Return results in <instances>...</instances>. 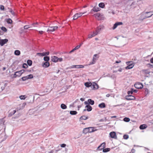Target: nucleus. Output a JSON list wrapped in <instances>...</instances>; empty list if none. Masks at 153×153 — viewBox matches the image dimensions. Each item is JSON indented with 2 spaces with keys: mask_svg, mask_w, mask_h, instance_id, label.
Here are the masks:
<instances>
[{
  "mask_svg": "<svg viewBox=\"0 0 153 153\" xmlns=\"http://www.w3.org/2000/svg\"><path fill=\"white\" fill-rule=\"evenodd\" d=\"M24 70H22L20 71L16 72V73L18 74V75L19 74V76H21L22 74L24 73Z\"/></svg>",
  "mask_w": 153,
  "mask_h": 153,
  "instance_id": "5701e85b",
  "label": "nucleus"
},
{
  "mask_svg": "<svg viewBox=\"0 0 153 153\" xmlns=\"http://www.w3.org/2000/svg\"><path fill=\"white\" fill-rule=\"evenodd\" d=\"M22 81H25V80H26L28 79V78L27 77V76H25L23 77L22 78Z\"/></svg>",
  "mask_w": 153,
  "mask_h": 153,
  "instance_id": "c03bdc74",
  "label": "nucleus"
},
{
  "mask_svg": "<svg viewBox=\"0 0 153 153\" xmlns=\"http://www.w3.org/2000/svg\"><path fill=\"white\" fill-rule=\"evenodd\" d=\"M65 58L66 59H71V57L69 55H67L64 56Z\"/></svg>",
  "mask_w": 153,
  "mask_h": 153,
  "instance_id": "ea45409f",
  "label": "nucleus"
},
{
  "mask_svg": "<svg viewBox=\"0 0 153 153\" xmlns=\"http://www.w3.org/2000/svg\"><path fill=\"white\" fill-rule=\"evenodd\" d=\"M28 79H30L33 78V75L32 74H30L27 76Z\"/></svg>",
  "mask_w": 153,
  "mask_h": 153,
  "instance_id": "de8ad7c7",
  "label": "nucleus"
},
{
  "mask_svg": "<svg viewBox=\"0 0 153 153\" xmlns=\"http://www.w3.org/2000/svg\"><path fill=\"white\" fill-rule=\"evenodd\" d=\"M94 128L93 127H90L88 128L89 132L91 133L96 131V130H94Z\"/></svg>",
  "mask_w": 153,
  "mask_h": 153,
  "instance_id": "f3484780",
  "label": "nucleus"
},
{
  "mask_svg": "<svg viewBox=\"0 0 153 153\" xmlns=\"http://www.w3.org/2000/svg\"><path fill=\"white\" fill-rule=\"evenodd\" d=\"M38 22H36L35 23H33V24H32V26H33V27H37V26H34V25H38Z\"/></svg>",
  "mask_w": 153,
  "mask_h": 153,
  "instance_id": "bf43d9fd",
  "label": "nucleus"
},
{
  "mask_svg": "<svg viewBox=\"0 0 153 153\" xmlns=\"http://www.w3.org/2000/svg\"><path fill=\"white\" fill-rule=\"evenodd\" d=\"M95 62H95L94 61H93L92 60V61L91 62H90L89 65H92V64H94L95 63Z\"/></svg>",
  "mask_w": 153,
  "mask_h": 153,
  "instance_id": "4d7b16f0",
  "label": "nucleus"
},
{
  "mask_svg": "<svg viewBox=\"0 0 153 153\" xmlns=\"http://www.w3.org/2000/svg\"><path fill=\"white\" fill-rule=\"evenodd\" d=\"M83 132L85 134H86L88 133H89L88 128H84L83 131Z\"/></svg>",
  "mask_w": 153,
  "mask_h": 153,
  "instance_id": "a878e982",
  "label": "nucleus"
},
{
  "mask_svg": "<svg viewBox=\"0 0 153 153\" xmlns=\"http://www.w3.org/2000/svg\"><path fill=\"white\" fill-rule=\"evenodd\" d=\"M80 48V46H77L75 47L74 49L71 50L70 52L69 53H71L74 52L75 50H77Z\"/></svg>",
  "mask_w": 153,
  "mask_h": 153,
  "instance_id": "bb28decb",
  "label": "nucleus"
},
{
  "mask_svg": "<svg viewBox=\"0 0 153 153\" xmlns=\"http://www.w3.org/2000/svg\"><path fill=\"white\" fill-rule=\"evenodd\" d=\"M98 106L100 108H103L105 107V103L102 102L98 105Z\"/></svg>",
  "mask_w": 153,
  "mask_h": 153,
  "instance_id": "aec40b11",
  "label": "nucleus"
},
{
  "mask_svg": "<svg viewBox=\"0 0 153 153\" xmlns=\"http://www.w3.org/2000/svg\"><path fill=\"white\" fill-rule=\"evenodd\" d=\"M146 13L147 15L146 16V18H148L150 17L153 15L152 12H146Z\"/></svg>",
  "mask_w": 153,
  "mask_h": 153,
  "instance_id": "4468645a",
  "label": "nucleus"
},
{
  "mask_svg": "<svg viewBox=\"0 0 153 153\" xmlns=\"http://www.w3.org/2000/svg\"><path fill=\"white\" fill-rule=\"evenodd\" d=\"M53 27H49L47 30V31L48 32H53Z\"/></svg>",
  "mask_w": 153,
  "mask_h": 153,
  "instance_id": "393cba45",
  "label": "nucleus"
},
{
  "mask_svg": "<svg viewBox=\"0 0 153 153\" xmlns=\"http://www.w3.org/2000/svg\"><path fill=\"white\" fill-rule=\"evenodd\" d=\"M104 28V26L103 25H100L98 26L96 29L95 33L97 35L98 34L100 33L101 31Z\"/></svg>",
  "mask_w": 153,
  "mask_h": 153,
  "instance_id": "f257e3e1",
  "label": "nucleus"
},
{
  "mask_svg": "<svg viewBox=\"0 0 153 153\" xmlns=\"http://www.w3.org/2000/svg\"><path fill=\"white\" fill-rule=\"evenodd\" d=\"M66 146V144H62L60 146L62 147H65Z\"/></svg>",
  "mask_w": 153,
  "mask_h": 153,
  "instance_id": "052dcab7",
  "label": "nucleus"
},
{
  "mask_svg": "<svg viewBox=\"0 0 153 153\" xmlns=\"http://www.w3.org/2000/svg\"><path fill=\"white\" fill-rule=\"evenodd\" d=\"M96 35H97L95 33V31H93L91 32V33L88 34V38L89 39H91Z\"/></svg>",
  "mask_w": 153,
  "mask_h": 153,
  "instance_id": "f8f14e48",
  "label": "nucleus"
},
{
  "mask_svg": "<svg viewBox=\"0 0 153 153\" xmlns=\"http://www.w3.org/2000/svg\"><path fill=\"white\" fill-rule=\"evenodd\" d=\"M36 54L37 55H38L39 56H42L43 55H42V53H37Z\"/></svg>",
  "mask_w": 153,
  "mask_h": 153,
  "instance_id": "6e6d98bb",
  "label": "nucleus"
},
{
  "mask_svg": "<svg viewBox=\"0 0 153 153\" xmlns=\"http://www.w3.org/2000/svg\"><path fill=\"white\" fill-rule=\"evenodd\" d=\"M126 64L128 65L126 67V69H129L132 68L134 65V62L132 61H129L126 62Z\"/></svg>",
  "mask_w": 153,
  "mask_h": 153,
  "instance_id": "f03ea898",
  "label": "nucleus"
},
{
  "mask_svg": "<svg viewBox=\"0 0 153 153\" xmlns=\"http://www.w3.org/2000/svg\"><path fill=\"white\" fill-rule=\"evenodd\" d=\"M132 91H133V88H131V89L130 91H128V92H127L128 94V95H129V94H132L133 93Z\"/></svg>",
  "mask_w": 153,
  "mask_h": 153,
  "instance_id": "a19ab883",
  "label": "nucleus"
},
{
  "mask_svg": "<svg viewBox=\"0 0 153 153\" xmlns=\"http://www.w3.org/2000/svg\"><path fill=\"white\" fill-rule=\"evenodd\" d=\"M95 16V18L98 20H99L100 19L99 18L100 17V14L99 13H98L96 14H94Z\"/></svg>",
  "mask_w": 153,
  "mask_h": 153,
  "instance_id": "473e14b6",
  "label": "nucleus"
},
{
  "mask_svg": "<svg viewBox=\"0 0 153 153\" xmlns=\"http://www.w3.org/2000/svg\"><path fill=\"white\" fill-rule=\"evenodd\" d=\"M61 108L63 109H65L67 108V106L64 104H62L61 105Z\"/></svg>",
  "mask_w": 153,
  "mask_h": 153,
  "instance_id": "7c9ffc66",
  "label": "nucleus"
},
{
  "mask_svg": "<svg viewBox=\"0 0 153 153\" xmlns=\"http://www.w3.org/2000/svg\"><path fill=\"white\" fill-rule=\"evenodd\" d=\"M84 66L83 65H72L71 66L68 68H67L66 69H68V68H83Z\"/></svg>",
  "mask_w": 153,
  "mask_h": 153,
  "instance_id": "20e7f679",
  "label": "nucleus"
},
{
  "mask_svg": "<svg viewBox=\"0 0 153 153\" xmlns=\"http://www.w3.org/2000/svg\"><path fill=\"white\" fill-rule=\"evenodd\" d=\"M49 54V51L47 52H46L44 53V54H45L46 56L48 55Z\"/></svg>",
  "mask_w": 153,
  "mask_h": 153,
  "instance_id": "e2e57ef3",
  "label": "nucleus"
},
{
  "mask_svg": "<svg viewBox=\"0 0 153 153\" xmlns=\"http://www.w3.org/2000/svg\"><path fill=\"white\" fill-rule=\"evenodd\" d=\"M1 29L3 30V31H4V32H6L7 31V29L6 28L4 27H1Z\"/></svg>",
  "mask_w": 153,
  "mask_h": 153,
  "instance_id": "603ef678",
  "label": "nucleus"
},
{
  "mask_svg": "<svg viewBox=\"0 0 153 153\" xmlns=\"http://www.w3.org/2000/svg\"><path fill=\"white\" fill-rule=\"evenodd\" d=\"M63 60V59L62 58H59V60L58 61L59 62H61Z\"/></svg>",
  "mask_w": 153,
  "mask_h": 153,
  "instance_id": "0e129e2a",
  "label": "nucleus"
},
{
  "mask_svg": "<svg viewBox=\"0 0 153 153\" xmlns=\"http://www.w3.org/2000/svg\"><path fill=\"white\" fill-rule=\"evenodd\" d=\"M7 9L9 10V12L11 13L12 15H14V12L13 11L12 9L10 8L9 7L7 8Z\"/></svg>",
  "mask_w": 153,
  "mask_h": 153,
  "instance_id": "58836bf2",
  "label": "nucleus"
},
{
  "mask_svg": "<svg viewBox=\"0 0 153 153\" xmlns=\"http://www.w3.org/2000/svg\"><path fill=\"white\" fill-rule=\"evenodd\" d=\"M133 92H134L135 93H136L137 92V90H134L133 88Z\"/></svg>",
  "mask_w": 153,
  "mask_h": 153,
  "instance_id": "69168bd1",
  "label": "nucleus"
},
{
  "mask_svg": "<svg viewBox=\"0 0 153 153\" xmlns=\"http://www.w3.org/2000/svg\"><path fill=\"white\" fill-rule=\"evenodd\" d=\"M53 27V31L57 30V29L58 28V27L57 26H55L54 27Z\"/></svg>",
  "mask_w": 153,
  "mask_h": 153,
  "instance_id": "5fc2aeb1",
  "label": "nucleus"
},
{
  "mask_svg": "<svg viewBox=\"0 0 153 153\" xmlns=\"http://www.w3.org/2000/svg\"><path fill=\"white\" fill-rule=\"evenodd\" d=\"M88 119V117L85 116V115H83L81 116L80 118V120H86Z\"/></svg>",
  "mask_w": 153,
  "mask_h": 153,
  "instance_id": "72a5a7b5",
  "label": "nucleus"
},
{
  "mask_svg": "<svg viewBox=\"0 0 153 153\" xmlns=\"http://www.w3.org/2000/svg\"><path fill=\"white\" fill-rule=\"evenodd\" d=\"M77 113V112L76 111H70V114L72 115H75Z\"/></svg>",
  "mask_w": 153,
  "mask_h": 153,
  "instance_id": "c9c22d12",
  "label": "nucleus"
},
{
  "mask_svg": "<svg viewBox=\"0 0 153 153\" xmlns=\"http://www.w3.org/2000/svg\"><path fill=\"white\" fill-rule=\"evenodd\" d=\"M19 98L21 100H24L26 97L25 95H21L19 97Z\"/></svg>",
  "mask_w": 153,
  "mask_h": 153,
  "instance_id": "49530a36",
  "label": "nucleus"
},
{
  "mask_svg": "<svg viewBox=\"0 0 153 153\" xmlns=\"http://www.w3.org/2000/svg\"><path fill=\"white\" fill-rule=\"evenodd\" d=\"M26 103H23L22 105H21V108H20V109H23L25 107V105H26Z\"/></svg>",
  "mask_w": 153,
  "mask_h": 153,
  "instance_id": "4c0bfd02",
  "label": "nucleus"
},
{
  "mask_svg": "<svg viewBox=\"0 0 153 153\" xmlns=\"http://www.w3.org/2000/svg\"><path fill=\"white\" fill-rule=\"evenodd\" d=\"M142 73L145 75L149 74L150 73V71L148 69L143 70L142 71Z\"/></svg>",
  "mask_w": 153,
  "mask_h": 153,
  "instance_id": "2eb2a0df",
  "label": "nucleus"
},
{
  "mask_svg": "<svg viewBox=\"0 0 153 153\" xmlns=\"http://www.w3.org/2000/svg\"><path fill=\"white\" fill-rule=\"evenodd\" d=\"M42 66L44 68H47L50 65V63L48 62H45L42 63Z\"/></svg>",
  "mask_w": 153,
  "mask_h": 153,
  "instance_id": "ddd939ff",
  "label": "nucleus"
},
{
  "mask_svg": "<svg viewBox=\"0 0 153 153\" xmlns=\"http://www.w3.org/2000/svg\"><path fill=\"white\" fill-rule=\"evenodd\" d=\"M51 60L54 62H56L58 61L59 58L56 56H53L51 57Z\"/></svg>",
  "mask_w": 153,
  "mask_h": 153,
  "instance_id": "6e6552de",
  "label": "nucleus"
},
{
  "mask_svg": "<svg viewBox=\"0 0 153 153\" xmlns=\"http://www.w3.org/2000/svg\"><path fill=\"white\" fill-rule=\"evenodd\" d=\"M117 24L118 26L119 25H122L123 24V23L122 22H117L116 23Z\"/></svg>",
  "mask_w": 153,
  "mask_h": 153,
  "instance_id": "680f3d73",
  "label": "nucleus"
},
{
  "mask_svg": "<svg viewBox=\"0 0 153 153\" xmlns=\"http://www.w3.org/2000/svg\"><path fill=\"white\" fill-rule=\"evenodd\" d=\"M126 99L128 100H133L135 99V97L131 95H128L126 96Z\"/></svg>",
  "mask_w": 153,
  "mask_h": 153,
  "instance_id": "0eeeda50",
  "label": "nucleus"
},
{
  "mask_svg": "<svg viewBox=\"0 0 153 153\" xmlns=\"http://www.w3.org/2000/svg\"><path fill=\"white\" fill-rule=\"evenodd\" d=\"M85 108H87L86 110L88 111H91L92 109V107L89 105H87Z\"/></svg>",
  "mask_w": 153,
  "mask_h": 153,
  "instance_id": "dca6fc26",
  "label": "nucleus"
},
{
  "mask_svg": "<svg viewBox=\"0 0 153 153\" xmlns=\"http://www.w3.org/2000/svg\"><path fill=\"white\" fill-rule=\"evenodd\" d=\"M135 87L137 89H141L143 87L142 84L140 82H137L134 84Z\"/></svg>",
  "mask_w": 153,
  "mask_h": 153,
  "instance_id": "39448f33",
  "label": "nucleus"
},
{
  "mask_svg": "<svg viewBox=\"0 0 153 153\" xmlns=\"http://www.w3.org/2000/svg\"><path fill=\"white\" fill-rule=\"evenodd\" d=\"M109 135L112 138L116 139L117 138L116 133L114 131L111 132L109 134Z\"/></svg>",
  "mask_w": 153,
  "mask_h": 153,
  "instance_id": "9d476101",
  "label": "nucleus"
},
{
  "mask_svg": "<svg viewBox=\"0 0 153 153\" xmlns=\"http://www.w3.org/2000/svg\"><path fill=\"white\" fill-rule=\"evenodd\" d=\"M108 76L109 77L113 79H114L116 78L114 74L111 75L109 74L108 76Z\"/></svg>",
  "mask_w": 153,
  "mask_h": 153,
  "instance_id": "79ce46f5",
  "label": "nucleus"
},
{
  "mask_svg": "<svg viewBox=\"0 0 153 153\" xmlns=\"http://www.w3.org/2000/svg\"><path fill=\"white\" fill-rule=\"evenodd\" d=\"M118 26V25H117V23H116L113 26V29H115V28H116V27H117V26Z\"/></svg>",
  "mask_w": 153,
  "mask_h": 153,
  "instance_id": "8fccbe9b",
  "label": "nucleus"
},
{
  "mask_svg": "<svg viewBox=\"0 0 153 153\" xmlns=\"http://www.w3.org/2000/svg\"><path fill=\"white\" fill-rule=\"evenodd\" d=\"M16 112V111L15 110H13L12 112H10L8 114V117H10L12 116L14 114H15Z\"/></svg>",
  "mask_w": 153,
  "mask_h": 153,
  "instance_id": "b1692460",
  "label": "nucleus"
},
{
  "mask_svg": "<svg viewBox=\"0 0 153 153\" xmlns=\"http://www.w3.org/2000/svg\"><path fill=\"white\" fill-rule=\"evenodd\" d=\"M100 10V8L98 7H94L92 9V10L94 12H97L98 11H99Z\"/></svg>",
  "mask_w": 153,
  "mask_h": 153,
  "instance_id": "4be33fe9",
  "label": "nucleus"
},
{
  "mask_svg": "<svg viewBox=\"0 0 153 153\" xmlns=\"http://www.w3.org/2000/svg\"><path fill=\"white\" fill-rule=\"evenodd\" d=\"M147 127V126L146 124H142L140 126V129H144Z\"/></svg>",
  "mask_w": 153,
  "mask_h": 153,
  "instance_id": "6ab92c4d",
  "label": "nucleus"
},
{
  "mask_svg": "<svg viewBox=\"0 0 153 153\" xmlns=\"http://www.w3.org/2000/svg\"><path fill=\"white\" fill-rule=\"evenodd\" d=\"M14 76H14V77H16V76H19V75L17 73H16V72H15V74H14Z\"/></svg>",
  "mask_w": 153,
  "mask_h": 153,
  "instance_id": "13d9d810",
  "label": "nucleus"
},
{
  "mask_svg": "<svg viewBox=\"0 0 153 153\" xmlns=\"http://www.w3.org/2000/svg\"><path fill=\"white\" fill-rule=\"evenodd\" d=\"M0 9L1 10H3L4 9V7L3 5H0Z\"/></svg>",
  "mask_w": 153,
  "mask_h": 153,
  "instance_id": "3c124183",
  "label": "nucleus"
},
{
  "mask_svg": "<svg viewBox=\"0 0 153 153\" xmlns=\"http://www.w3.org/2000/svg\"><path fill=\"white\" fill-rule=\"evenodd\" d=\"M44 60L46 62H48L50 59V58L49 56H45L44 57Z\"/></svg>",
  "mask_w": 153,
  "mask_h": 153,
  "instance_id": "2f4dec72",
  "label": "nucleus"
},
{
  "mask_svg": "<svg viewBox=\"0 0 153 153\" xmlns=\"http://www.w3.org/2000/svg\"><path fill=\"white\" fill-rule=\"evenodd\" d=\"M97 60V59H96V58L95 57H93V59L92 60L93 61H94L95 62H96V60Z\"/></svg>",
  "mask_w": 153,
  "mask_h": 153,
  "instance_id": "774afa93",
  "label": "nucleus"
},
{
  "mask_svg": "<svg viewBox=\"0 0 153 153\" xmlns=\"http://www.w3.org/2000/svg\"><path fill=\"white\" fill-rule=\"evenodd\" d=\"M105 143L103 142L101 143L97 148V149L99 150H101L104 149L105 147Z\"/></svg>",
  "mask_w": 153,
  "mask_h": 153,
  "instance_id": "423d86ee",
  "label": "nucleus"
},
{
  "mask_svg": "<svg viewBox=\"0 0 153 153\" xmlns=\"http://www.w3.org/2000/svg\"><path fill=\"white\" fill-rule=\"evenodd\" d=\"M105 4L101 2L99 4V6L100 7L104 8L105 7Z\"/></svg>",
  "mask_w": 153,
  "mask_h": 153,
  "instance_id": "cd10ccee",
  "label": "nucleus"
},
{
  "mask_svg": "<svg viewBox=\"0 0 153 153\" xmlns=\"http://www.w3.org/2000/svg\"><path fill=\"white\" fill-rule=\"evenodd\" d=\"M8 41L7 39H0V45L1 46H3L4 44L7 43Z\"/></svg>",
  "mask_w": 153,
  "mask_h": 153,
  "instance_id": "1a4fd4ad",
  "label": "nucleus"
},
{
  "mask_svg": "<svg viewBox=\"0 0 153 153\" xmlns=\"http://www.w3.org/2000/svg\"><path fill=\"white\" fill-rule=\"evenodd\" d=\"M30 27L28 25H26L24 26V28L25 29H27L29 28H30Z\"/></svg>",
  "mask_w": 153,
  "mask_h": 153,
  "instance_id": "09e8293b",
  "label": "nucleus"
},
{
  "mask_svg": "<svg viewBox=\"0 0 153 153\" xmlns=\"http://www.w3.org/2000/svg\"><path fill=\"white\" fill-rule=\"evenodd\" d=\"M86 12L84 13L79 12L76 13L73 16V19L74 20L77 19L78 18L81 16L83 14H84Z\"/></svg>",
  "mask_w": 153,
  "mask_h": 153,
  "instance_id": "7ed1b4c3",
  "label": "nucleus"
},
{
  "mask_svg": "<svg viewBox=\"0 0 153 153\" xmlns=\"http://www.w3.org/2000/svg\"><path fill=\"white\" fill-rule=\"evenodd\" d=\"M88 102L89 105L91 104L92 105H93L94 103V101L91 100V99H88Z\"/></svg>",
  "mask_w": 153,
  "mask_h": 153,
  "instance_id": "412c9836",
  "label": "nucleus"
},
{
  "mask_svg": "<svg viewBox=\"0 0 153 153\" xmlns=\"http://www.w3.org/2000/svg\"><path fill=\"white\" fill-rule=\"evenodd\" d=\"M93 89H97L98 88V85L95 83H93L92 84L91 87Z\"/></svg>",
  "mask_w": 153,
  "mask_h": 153,
  "instance_id": "9b49d317",
  "label": "nucleus"
},
{
  "mask_svg": "<svg viewBox=\"0 0 153 153\" xmlns=\"http://www.w3.org/2000/svg\"><path fill=\"white\" fill-rule=\"evenodd\" d=\"M7 22L8 24H11L12 22V21L11 19H8L7 20Z\"/></svg>",
  "mask_w": 153,
  "mask_h": 153,
  "instance_id": "37998d69",
  "label": "nucleus"
},
{
  "mask_svg": "<svg viewBox=\"0 0 153 153\" xmlns=\"http://www.w3.org/2000/svg\"><path fill=\"white\" fill-rule=\"evenodd\" d=\"M123 120L126 122H128L130 121V119L128 117H125L123 119Z\"/></svg>",
  "mask_w": 153,
  "mask_h": 153,
  "instance_id": "e433bc0d",
  "label": "nucleus"
},
{
  "mask_svg": "<svg viewBox=\"0 0 153 153\" xmlns=\"http://www.w3.org/2000/svg\"><path fill=\"white\" fill-rule=\"evenodd\" d=\"M92 83L91 82H86L85 83V86L87 87H91Z\"/></svg>",
  "mask_w": 153,
  "mask_h": 153,
  "instance_id": "a211bd4d",
  "label": "nucleus"
},
{
  "mask_svg": "<svg viewBox=\"0 0 153 153\" xmlns=\"http://www.w3.org/2000/svg\"><path fill=\"white\" fill-rule=\"evenodd\" d=\"M123 137L124 139L127 140L128 138V135L127 134H125L123 135Z\"/></svg>",
  "mask_w": 153,
  "mask_h": 153,
  "instance_id": "a18cd8bd",
  "label": "nucleus"
},
{
  "mask_svg": "<svg viewBox=\"0 0 153 153\" xmlns=\"http://www.w3.org/2000/svg\"><path fill=\"white\" fill-rule=\"evenodd\" d=\"M39 32L40 34H43L44 31H43L41 30V31H39Z\"/></svg>",
  "mask_w": 153,
  "mask_h": 153,
  "instance_id": "338daca9",
  "label": "nucleus"
},
{
  "mask_svg": "<svg viewBox=\"0 0 153 153\" xmlns=\"http://www.w3.org/2000/svg\"><path fill=\"white\" fill-rule=\"evenodd\" d=\"M28 67V66L27 65V64H26V63H24L23 64V67L24 68H27V67Z\"/></svg>",
  "mask_w": 153,
  "mask_h": 153,
  "instance_id": "864d4df0",
  "label": "nucleus"
},
{
  "mask_svg": "<svg viewBox=\"0 0 153 153\" xmlns=\"http://www.w3.org/2000/svg\"><path fill=\"white\" fill-rule=\"evenodd\" d=\"M14 54L15 55L18 56L20 54V52L18 50H16L14 52Z\"/></svg>",
  "mask_w": 153,
  "mask_h": 153,
  "instance_id": "c756f323",
  "label": "nucleus"
},
{
  "mask_svg": "<svg viewBox=\"0 0 153 153\" xmlns=\"http://www.w3.org/2000/svg\"><path fill=\"white\" fill-rule=\"evenodd\" d=\"M110 150V148H106L105 149H103L102 152H106L109 151Z\"/></svg>",
  "mask_w": 153,
  "mask_h": 153,
  "instance_id": "c85d7f7f",
  "label": "nucleus"
},
{
  "mask_svg": "<svg viewBox=\"0 0 153 153\" xmlns=\"http://www.w3.org/2000/svg\"><path fill=\"white\" fill-rule=\"evenodd\" d=\"M27 63L28 65L30 66L32 65V62L30 60H28L27 61Z\"/></svg>",
  "mask_w": 153,
  "mask_h": 153,
  "instance_id": "f704fd0d",
  "label": "nucleus"
}]
</instances>
